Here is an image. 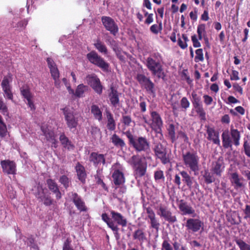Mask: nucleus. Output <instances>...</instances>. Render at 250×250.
I'll return each instance as SVG.
<instances>
[{
  "mask_svg": "<svg viewBox=\"0 0 250 250\" xmlns=\"http://www.w3.org/2000/svg\"><path fill=\"white\" fill-rule=\"evenodd\" d=\"M129 143L138 152H147L150 150V144L147 139L144 137H134L129 132H126Z\"/></svg>",
  "mask_w": 250,
  "mask_h": 250,
  "instance_id": "1",
  "label": "nucleus"
},
{
  "mask_svg": "<svg viewBox=\"0 0 250 250\" xmlns=\"http://www.w3.org/2000/svg\"><path fill=\"white\" fill-rule=\"evenodd\" d=\"M88 61L99 67L104 71H108L109 64L101 57L95 51H92L86 55Z\"/></svg>",
  "mask_w": 250,
  "mask_h": 250,
  "instance_id": "2",
  "label": "nucleus"
},
{
  "mask_svg": "<svg viewBox=\"0 0 250 250\" xmlns=\"http://www.w3.org/2000/svg\"><path fill=\"white\" fill-rule=\"evenodd\" d=\"M183 159L185 165L194 171L196 175V173L199 170V158L196 153L188 152L183 155Z\"/></svg>",
  "mask_w": 250,
  "mask_h": 250,
  "instance_id": "3",
  "label": "nucleus"
},
{
  "mask_svg": "<svg viewBox=\"0 0 250 250\" xmlns=\"http://www.w3.org/2000/svg\"><path fill=\"white\" fill-rule=\"evenodd\" d=\"M12 75L8 74L5 76L1 82V85L3 91V96L5 98L13 100V95L12 92V87L10 84V83L12 81Z\"/></svg>",
  "mask_w": 250,
  "mask_h": 250,
  "instance_id": "4",
  "label": "nucleus"
},
{
  "mask_svg": "<svg viewBox=\"0 0 250 250\" xmlns=\"http://www.w3.org/2000/svg\"><path fill=\"white\" fill-rule=\"evenodd\" d=\"M114 167L115 169L112 175L113 183L118 186L122 185L125 182V178L123 172V169L118 163H116Z\"/></svg>",
  "mask_w": 250,
  "mask_h": 250,
  "instance_id": "5",
  "label": "nucleus"
},
{
  "mask_svg": "<svg viewBox=\"0 0 250 250\" xmlns=\"http://www.w3.org/2000/svg\"><path fill=\"white\" fill-rule=\"evenodd\" d=\"M63 112L68 127L70 129L76 128L78 122L77 118L74 116L73 111L68 108L65 107L63 109Z\"/></svg>",
  "mask_w": 250,
  "mask_h": 250,
  "instance_id": "6",
  "label": "nucleus"
},
{
  "mask_svg": "<svg viewBox=\"0 0 250 250\" xmlns=\"http://www.w3.org/2000/svg\"><path fill=\"white\" fill-rule=\"evenodd\" d=\"M102 21L107 30L114 36L116 35L118 32V27L111 18L106 16L102 17Z\"/></svg>",
  "mask_w": 250,
  "mask_h": 250,
  "instance_id": "7",
  "label": "nucleus"
},
{
  "mask_svg": "<svg viewBox=\"0 0 250 250\" xmlns=\"http://www.w3.org/2000/svg\"><path fill=\"white\" fill-rule=\"evenodd\" d=\"M69 197L79 210L80 211H86L87 208L84 202L77 193L73 192L70 193Z\"/></svg>",
  "mask_w": 250,
  "mask_h": 250,
  "instance_id": "8",
  "label": "nucleus"
},
{
  "mask_svg": "<svg viewBox=\"0 0 250 250\" xmlns=\"http://www.w3.org/2000/svg\"><path fill=\"white\" fill-rule=\"evenodd\" d=\"M203 224V223L199 219L190 218L187 221L186 227L188 230L195 232L200 230Z\"/></svg>",
  "mask_w": 250,
  "mask_h": 250,
  "instance_id": "9",
  "label": "nucleus"
},
{
  "mask_svg": "<svg viewBox=\"0 0 250 250\" xmlns=\"http://www.w3.org/2000/svg\"><path fill=\"white\" fill-rule=\"evenodd\" d=\"M88 84L92 87L94 91L99 94L103 91V86L100 79L96 76H88L87 78Z\"/></svg>",
  "mask_w": 250,
  "mask_h": 250,
  "instance_id": "10",
  "label": "nucleus"
},
{
  "mask_svg": "<svg viewBox=\"0 0 250 250\" xmlns=\"http://www.w3.org/2000/svg\"><path fill=\"white\" fill-rule=\"evenodd\" d=\"M147 66L148 68L155 75H159L162 70L159 60H155L152 57L147 58Z\"/></svg>",
  "mask_w": 250,
  "mask_h": 250,
  "instance_id": "11",
  "label": "nucleus"
},
{
  "mask_svg": "<svg viewBox=\"0 0 250 250\" xmlns=\"http://www.w3.org/2000/svg\"><path fill=\"white\" fill-rule=\"evenodd\" d=\"M137 79L139 83L144 86L147 91L153 93L154 84L148 78L144 75L138 74Z\"/></svg>",
  "mask_w": 250,
  "mask_h": 250,
  "instance_id": "12",
  "label": "nucleus"
},
{
  "mask_svg": "<svg viewBox=\"0 0 250 250\" xmlns=\"http://www.w3.org/2000/svg\"><path fill=\"white\" fill-rule=\"evenodd\" d=\"M154 151L158 158L162 160L164 164H167L169 162V160L166 156V148L161 144H157L154 147Z\"/></svg>",
  "mask_w": 250,
  "mask_h": 250,
  "instance_id": "13",
  "label": "nucleus"
},
{
  "mask_svg": "<svg viewBox=\"0 0 250 250\" xmlns=\"http://www.w3.org/2000/svg\"><path fill=\"white\" fill-rule=\"evenodd\" d=\"M152 119L151 127L156 132H159L162 126L163 122L160 116L155 111L151 112Z\"/></svg>",
  "mask_w": 250,
  "mask_h": 250,
  "instance_id": "14",
  "label": "nucleus"
},
{
  "mask_svg": "<svg viewBox=\"0 0 250 250\" xmlns=\"http://www.w3.org/2000/svg\"><path fill=\"white\" fill-rule=\"evenodd\" d=\"M0 164L4 172L8 174H14L16 171L15 163L9 160L1 161Z\"/></svg>",
  "mask_w": 250,
  "mask_h": 250,
  "instance_id": "15",
  "label": "nucleus"
},
{
  "mask_svg": "<svg viewBox=\"0 0 250 250\" xmlns=\"http://www.w3.org/2000/svg\"><path fill=\"white\" fill-rule=\"evenodd\" d=\"M229 179L231 183L234 185L235 189L243 188L245 185L242 182L243 177H239L237 172H233L230 174Z\"/></svg>",
  "mask_w": 250,
  "mask_h": 250,
  "instance_id": "16",
  "label": "nucleus"
},
{
  "mask_svg": "<svg viewBox=\"0 0 250 250\" xmlns=\"http://www.w3.org/2000/svg\"><path fill=\"white\" fill-rule=\"evenodd\" d=\"M112 219L113 222L116 223L118 225L122 227H125L127 225V219L123 216L120 213L116 212L114 210L110 211Z\"/></svg>",
  "mask_w": 250,
  "mask_h": 250,
  "instance_id": "17",
  "label": "nucleus"
},
{
  "mask_svg": "<svg viewBox=\"0 0 250 250\" xmlns=\"http://www.w3.org/2000/svg\"><path fill=\"white\" fill-rule=\"evenodd\" d=\"M89 161L97 167L101 164L103 165L105 163L104 156L103 154L96 152H92L89 156Z\"/></svg>",
  "mask_w": 250,
  "mask_h": 250,
  "instance_id": "18",
  "label": "nucleus"
},
{
  "mask_svg": "<svg viewBox=\"0 0 250 250\" xmlns=\"http://www.w3.org/2000/svg\"><path fill=\"white\" fill-rule=\"evenodd\" d=\"M46 183L48 188L56 194L57 199H60L62 197L61 193L55 181L51 179H48L46 180Z\"/></svg>",
  "mask_w": 250,
  "mask_h": 250,
  "instance_id": "19",
  "label": "nucleus"
},
{
  "mask_svg": "<svg viewBox=\"0 0 250 250\" xmlns=\"http://www.w3.org/2000/svg\"><path fill=\"white\" fill-rule=\"evenodd\" d=\"M102 220L107 224L108 227L115 232V235H118L119 228L118 226L112 220V218H110L105 213L102 214Z\"/></svg>",
  "mask_w": 250,
  "mask_h": 250,
  "instance_id": "20",
  "label": "nucleus"
},
{
  "mask_svg": "<svg viewBox=\"0 0 250 250\" xmlns=\"http://www.w3.org/2000/svg\"><path fill=\"white\" fill-rule=\"evenodd\" d=\"M41 129L47 140L51 142L54 145V146L56 147V141L55 139V134L54 132L45 126H42L41 127Z\"/></svg>",
  "mask_w": 250,
  "mask_h": 250,
  "instance_id": "21",
  "label": "nucleus"
},
{
  "mask_svg": "<svg viewBox=\"0 0 250 250\" xmlns=\"http://www.w3.org/2000/svg\"><path fill=\"white\" fill-rule=\"evenodd\" d=\"M223 146L225 148H230L232 149V140L229 130L224 131L222 134Z\"/></svg>",
  "mask_w": 250,
  "mask_h": 250,
  "instance_id": "22",
  "label": "nucleus"
},
{
  "mask_svg": "<svg viewBox=\"0 0 250 250\" xmlns=\"http://www.w3.org/2000/svg\"><path fill=\"white\" fill-rule=\"evenodd\" d=\"M110 92L109 93V98L111 104L116 106L119 103V95L117 90L113 86L110 87Z\"/></svg>",
  "mask_w": 250,
  "mask_h": 250,
  "instance_id": "23",
  "label": "nucleus"
},
{
  "mask_svg": "<svg viewBox=\"0 0 250 250\" xmlns=\"http://www.w3.org/2000/svg\"><path fill=\"white\" fill-rule=\"evenodd\" d=\"M75 169L78 179L83 183H84L86 176L85 168L83 166L78 163L75 167Z\"/></svg>",
  "mask_w": 250,
  "mask_h": 250,
  "instance_id": "24",
  "label": "nucleus"
},
{
  "mask_svg": "<svg viewBox=\"0 0 250 250\" xmlns=\"http://www.w3.org/2000/svg\"><path fill=\"white\" fill-rule=\"evenodd\" d=\"M179 208L183 212V214H192L195 213V210L192 208L188 206L187 203L181 200L179 204Z\"/></svg>",
  "mask_w": 250,
  "mask_h": 250,
  "instance_id": "25",
  "label": "nucleus"
},
{
  "mask_svg": "<svg viewBox=\"0 0 250 250\" xmlns=\"http://www.w3.org/2000/svg\"><path fill=\"white\" fill-rule=\"evenodd\" d=\"M223 164V162L220 160H218L215 163L213 164L211 171L213 172V174L219 177L221 176L222 172L224 168Z\"/></svg>",
  "mask_w": 250,
  "mask_h": 250,
  "instance_id": "26",
  "label": "nucleus"
},
{
  "mask_svg": "<svg viewBox=\"0 0 250 250\" xmlns=\"http://www.w3.org/2000/svg\"><path fill=\"white\" fill-rule=\"evenodd\" d=\"M133 237L134 240L139 241L141 244H142L147 239L146 233L143 229H140L134 231Z\"/></svg>",
  "mask_w": 250,
  "mask_h": 250,
  "instance_id": "27",
  "label": "nucleus"
},
{
  "mask_svg": "<svg viewBox=\"0 0 250 250\" xmlns=\"http://www.w3.org/2000/svg\"><path fill=\"white\" fill-rule=\"evenodd\" d=\"M231 136V140H232L234 145L235 146H238L240 145V133L236 129H234L231 127L230 130V134Z\"/></svg>",
  "mask_w": 250,
  "mask_h": 250,
  "instance_id": "28",
  "label": "nucleus"
},
{
  "mask_svg": "<svg viewBox=\"0 0 250 250\" xmlns=\"http://www.w3.org/2000/svg\"><path fill=\"white\" fill-rule=\"evenodd\" d=\"M106 116L107 120V127L108 129L111 131L114 130L115 129L116 124L112 114L109 111H106Z\"/></svg>",
  "mask_w": 250,
  "mask_h": 250,
  "instance_id": "29",
  "label": "nucleus"
},
{
  "mask_svg": "<svg viewBox=\"0 0 250 250\" xmlns=\"http://www.w3.org/2000/svg\"><path fill=\"white\" fill-rule=\"evenodd\" d=\"M158 213L160 216L163 217L166 220L172 222L171 212L166 208L160 207Z\"/></svg>",
  "mask_w": 250,
  "mask_h": 250,
  "instance_id": "30",
  "label": "nucleus"
},
{
  "mask_svg": "<svg viewBox=\"0 0 250 250\" xmlns=\"http://www.w3.org/2000/svg\"><path fill=\"white\" fill-rule=\"evenodd\" d=\"M128 162L134 169L144 165L141 158L137 155L132 156Z\"/></svg>",
  "mask_w": 250,
  "mask_h": 250,
  "instance_id": "31",
  "label": "nucleus"
},
{
  "mask_svg": "<svg viewBox=\"0 0 250 250\" xmlns=\"http://www.w3.org/2000/svg\"><path fill=\"white\" fill-rule=\"evenodd\" d=\"M110 139L113 145L117 147L123 148L125 146V144L124 140L120 138L116 134H114L111 137Z\"/></svg>",
  "mask_w": 250,
  "mask_h": 250,
  "instance_id": "32",
  "label": "nucleus"
},
{
  "mask_svg": "<svg viewBox=\"0 0 250 250\" xmlns=\"http://www.w3.org/2000/svg\"><path fill=\"white\" fill-rule=\"evenodd\" d=\"M91 112L94 118L100 121L102 119V112L97 105L93 104L91 107Z\"/></svg>",
  "mask_w": 250,
  "mask_h": 250,
  "instance_id": "33",
  "label": "nucleus"
},
{
  "mask_svg": "<svg viewBox=\"0 0 250 250\" xmlns=\"http://www.w3.org/2000/svg\"><path fill=\"white\" fill-rule=\"evenodd\" d=\"M60 140L63 146L68 149H73L74 147L73 145L71 144V142L69 140L67 137H66L64 134H62L60 136Z\"/></svg>",
  "mask_w": 250,
  "mask_h": 250,
  "instance_id": "34",
  "label": "nucleus"
},
{
  "mask_svg": "<svg viewBox=\"0 0 250 250\" xmlns=\"http://www.w3.org/2000/svg\"><path fill=\"white\" fill-rule=\"evenodd\" d=\"M94 45L100 52L104 54L107 53V49L106 46L100 40H97L96 42L94 43Z\"/></svg>",
  "mask_w": 250,
  "mask_h": 250,
  "instance_id": "35",
  "label": "nucleus"
},
{
  "mask_svg": "<svg viewBox=\"0 0 250 250\" xmlns=\"http://www.w3.org/2000/svg\"><path fill=\"white\" fill-rule=\"evenodd\" d=\"M234 241L239 246L240 250H250V245L247 244L240 238H236Z\"/></svg>",
  "mask_w": 250,
  "mask_h": 250,
  "instance_id": "36",
  "label": "nucleus"
},
{
  "mask_svg": "<svg viewBox=\"0 0 250 250\" xmlns=\"http://www.w3.org/2000/svg\"><path fill=\"white\" fill-rule=\"evenodd\" d=\"M180 173L183 177V181L186 183L189 188H191L192 185V178L185 171L181 172Z\"/></svg>",
  "mask_w": 250,
  "mask_h": 250,
  "instance_id": "37",
  "label": "nucleus"
},
{
  "mask_svg": "<svg viewBox=\"0 0 250 250\" xmlns=\"http://www.w3.org/2000/svg\"><path fill=\"white\" fill-rule=\"evenodd\" d=\"M87 90V86L84 85L83 84H79L76 89L74 95L77 97H81L83 96L84 92Z\"/></svg>",
  "mask_w": 250,
  "mask_h": 250,
  "instance_id": "38",
  "label": "nucleus"
},
{
  "mask_svg": "<svg viewBox=\"0 0 250 250\" xmlns=\"http://www.w3.org/2000/svg\"><path fill=\"white\" fill-rule=\"evenodd\" d=\"M203 177L206 184H211L215 181V178L213 176V173H211L208 171H205Z\"/></svg>",
  "mask_w": 250,
  "mask_h": 250,
  "instance_id": "39",
  "label": "nucleus"
},
{
  "mask_svg": "<svg viewBox=\"0 0 250 250\" xmlns=\"http://www.w3.org/2000/svg\"><path fill=\"white\" fill-rule=\"evenodd\" d=\"M46 193L42 187L41 185H38L36 187V191L35 192V195L36 197L38 199H41L43 196L45 195Z\"/></svg>",
  "mask_w": 250,
  "mask_h": 250,
  "instance_id": "40",
  "label": "nucleus"
},
{
  "mask_svg": "<svg viewBox=\"0 0 250 250\" xmlns=\"http://www.w3.org/2000/svg\"><path fill=\"white\" fill-rule=\"evenodd\" d=\"M90 132L94 138V139L96 140L99 137L101 136V131L99 128L96 126H92L91 127Z\"/></svg>",
  "mask_w": 250,
  "mask_h": 250,
  "instance_id": "41",
  "label": "nucleus"
},
{
  "mask_svg": "<svg viewBox=\"0 0 250 250\" xmlns=\"http://www.w3.org/2000/svg\"><path fill=\"white\" fill-rule=\"evenodd\" d=\"M146 166L145 164L135 168L137 176L142 177L146 172Z\"/></svg>",
  "mask_w": 250,
  "mask_h": 250,
  "instance_id": "42",
  "label": "nucleus"
},
{
  "mask_svg": "<svg viewBox=\"0 0 250 250\" xmlns=\"http://www.w3.org/2000/svg\"><path fill=\"white\" fill-rule=\"evenodd\" d=\"M191 96L192 97V104L195 108L202 106L200 104V98L198 96L196 93L192 92Z\"/></svg>",
  "mask_w": 250,
  "mask_h": 250,
  "instance_id": "43",
  "label": "nucleus"
},
{
  "mask_svg": "<svg viewBox=\"0 0 250 250\" xmlns=\"http://www.w3.org/2000/svg\"><path fill=\"white\" fill-rule=\"evenodd\" d=\"M21 92L23 97L28 99L32 98L31 94L28 87L23 86L21 88Z\"/></svg>",
  "mask_w": 250,
  "mask_h": 250,
  "instance_id": "44",
  "label": "nucleus"
},
{
  "mask_svg": "<svg viewBox=\"0 0 250 250\" xmlns=\"http://www.w3.org/2000/svg\"><path fill=\"white\" fill-rule=\"evenodd\" d=\"M39 201L43 202V204L46 206L51 205L53 201L50 196L47 193L40 199Z\"/></svg>",
  "mask_w": 250,
  "mask_h": 250,
  "instance_id": "45",
  "label": "nucleus"
},
{
  "mask_svg": "<svg viewBox=\"0 0 250 250\" xmlns=\"http://www.w3.org/2000/svg\"><path fill=\"white\" fill-rule=\"evenodd\" d=\"M149 219L150 220L149 223L150 224V227L155 229L157 231H158L160 224L156 219V216H155Z\"/></svg>",
  "mask_w": 250,
  "mask_h": 250,
  "instance_id": "46",
  "label": "nucleus"
},
{
  "mask_svg": "<svg viewBox=\"0 0 250 250\" xmlns=\"http://www.w3.org/2000/svg\"><path fill=\"white\" fill-rule=\"evenodd\" d=\"M126 188L125 186L117 187L114 190V194L117 197H122L125 193Z\"/></svg>",
  "mask_w": 250,
  "mask_h": 250,
  "instance_id": "47",
  "label": "nucleus"
},
{
  "mask_svg": "<svg viewBox=\"0 0 250 250\" xmlns=\"http://www.w3.org/2000/svg\"><path fill=\"white\" fill-rule=\"evenodd\" d=\"M121 122L126 127L130 126L131 124L132 123H134L132 120L131 117L128 115H123Z\"/></svg>",
  "mask_w": 250,
  "mask_h": 250,
  "instance_id": "48",
  "label": "nucleus"
},
{
  "mask_svg": "<svg viewBox=\"0 0 250 250\" xmlns=\"http://www.w3.org/2000/svg\"><path fill=\"white\" fill-rule=\"evenodd\" d=\"M196 56L195 57V62L203 61L204 60L203 53L202 49H198L195 51Z\"/></svg>",
  "mask_w": 250,
  "mask_h": 250,
  "instance_id": "49",
  "label": "nucleus"
},
{
  "mask_svg": "<svg viewBox=\"0 0 250 250\" xmlns=\"http://www.w3.org/2000/svg\"><path fill=\"white\" fill-rule=\"evenodd\" d=\"M244 152L245 154L249 157H250V140L245 141L243 145Z\"/></svg>",
  "mask_w": 250,
  "mask_h": 250,
  "instance_id": "50",
  "label": "nucleus"
},
{
  "mask_svg": "<svg viewBox=\"0 0 250 250\" xmlns=\"http://www.w3.org/2000/svg\"><path fill=\"white\" fill-rule=\"evenodd\" d=\"M196 112L199 114L201 119L204 121L206 120V113L204 110L202 106L195 108Z\"/></svg>",
  "mask_w": 250,
  "mask_h": 250,
  "instance_id": "51",
  "label": "nucleus"
},
{
  "mask_svg": "<svg viewBox=\"0 0 250 250\" xmlns=\"http://www.w3.org/2000/svg\"><path fill=\"white\" fill-rule=\"evenodd\" d=\"M207 132L208 135V139L209 140H211L212 138H214L218 134L213 128L209 127H208Z\"/></svg>",
  "mask_w": 250,
  "mask_h": 250,
  "instance_id": "52",
  "label": "nucleus"
},
{
  "mask_svg": "<svg viewBox=\"0 0 250 250\" xmlns=\"http://www.w3.org/2000/svg\"><path fill=\"white\" fill-rule=\"evenodd\" d=\"M205 32V25L204 24H201L198 26L197 33L198 35V38L200 40L202 39V33Z\"/></svg>",
  "mask_w": 250,
  "mask_h": 250,
  "instance_id": "53",
  "label": "nucleus"
},
{
  "mask_svg": "<svg viewBox=\"0 0 250 250\" xmlns=\"http://www.w3.org/2000/svg\"><path fill=\"white\" fill-rule=\"evenodd\" d=\"M60 182L62 184L64 188H67L69 186V179L65 175L62 176L59 180Z\"/></svg>",
  "mask_w": 250,
  "mask_h": 250,
  "instance_id": "54",
  "label": "nucleus"
},
{
  "mask_svg": "<svg viewBox=\"0 0 250 250\" xmlns=\"http://www.w3.org/2000/svg\"><path fill=\"white\" fill-rule=\"evenodd\" d=\"M50 71L53 79H56L59 78V72L58 68L56 66L50 68Z\"/></svg>",
  "mask_w": 250,
  "mask_h": 250,
  "instance_id": "55",
  "label": "nucleus"
},
{
  "mask_svg": "<svg viewBox=\"0 0 250 250\" xmlns=\"http://www.w3.org/2000/svg\"><path fill=\"white\" fill-rule=\"evenodd\" d=\"M71 240L67 238L63 243L62 250H74L71 247Z\"/></svg>",
  "mask_w": 250,
  "mask_h": 250,
  "instance_id": "56",
  "label": "nucleus"
},
{
  "mask_svg": "<svg viewBox=\"0 0 250 250\" xmlns=\"http://www.w3.org/2000/svg\"><path fill=\"white\" fill-rule=\"evenodd\" d=\"M188 70L187 69L183 70L182 73V77L183 79H185L188 84L191 83L192 80L190 79L189 76L187 74Z\"/></svg>",
  "mask_w": 250,
  "mask_h": 250,
  "instance_id": "57",
  "label": "nucleus"
},
{
  "mask_svg": "<svg viewBox=\"0 0 250 250\" xmlns=\"http://www.w3.org/2000/svg\"><path fill=\"white\" fill-rule=\"evenodd\" d=\"M191 40L193 42V45L194 47L197 48L201 46V43L197 40L196 35L192 36Z\"/></svg>",
  "mask_w": 250,
  "mask_h": 250,
  "instance_id": "58",
  "label": "nucleus"
},
{
  "mask_svg": "<svg viewBox=\"0 0 250 250\" xmlns=\"http://www.w3.org/2000/svg\"><path fill=\"white\" fill-rule=\"evenodd\" d=\"M181 104L183 108L186 109L188 107L189 103L186 97H183L181 101Z\"/></svg>",
  "mask_w": 250,
  "mask_h": 250,
  "instance_id": "59",
  "label": "nucleus"
},
{
  "mask_svg": "<svg viewBox=\"0 0 250 250\" xmlns=\"http://www.w3.org/2000/svg\"><path fill=\"white\" fill-rule=\"evenodd\" d=\"M154 178L156 180H158L164 178L163 171L161 170L156 171L154 174Z\"/></svg>",
  "mask_w": 250,
  "mask_h": 250,
  "instance_id": "60",
  "label": "nucleus"
},
{
  "mask_svg": "<svg viewBox=\"0 0 250 250\" xmlns=\"http://www.w3.org/2000/svg\"><path fill=\"white\" fill-rule=\"evenodd\" d=\"M203 97L204 98V102L207 105H209L212 103L213 99L211 97L205 95Z\"/></svg>",
  "mask_w": 250,
  "mask_h": 250,
  "instance_id": "61",
  "label": "nucleus"
},
{
  "mask_svg": "<svg viewBox=\"0 0 250 250\" xmlns=\"http://www.w3.org/2000/svg\"><path fill=\"white\" fill-rule=\"evenodd\" d=\"M231 80H238L239 78L238 77V72L236 70H233L232 71V75L230 78Z\"/></svg>",
  "mask_w": 250,
  "mask_h": 250,
  "instance_id": "62",
  "label": "nucleus"
},
{
  "mask_svg": "<svg viewBox=\"0 0 250 250\" xmlns=\"http://www.w3.org/2000/svg\"><path fill=\"white\" fill-rule=\"evenodd\" d=\"M244 212L245 214V218H250V205H247L246 206Z\"/></svg>",
  "mask_w": 250,
  "mask_h": 250,
  "instance_id": "63",
  "label": "nucleus"
},
{
  "mask_svg": "<svg viewBox=\"0 0 250 250\" xmlns=\"http://www.w3.org/2000/svg\"><path fill=\"white\" fill-rule=\"evenodd\" d=\"M146 212L147 214V217L148 218H150L155 216L154 212L150 208H146Z\"/></svg>",
  "mask_w": 250,
  "mask_h": 250,
  "instance_id": "64",
  "label": "nucleus"
}]
</instances>
